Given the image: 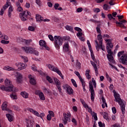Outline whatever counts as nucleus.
Segmentation results:
<instances>
[{
	"label": "nucleus",
	"instance_id": "obj_1",
	"mask_svg": "<svg viewBox=\"0 0 127 127\" xmlns=\"http://www.w3.org/2000/svg\"><path fill=\"white\" fill-rule=\"evenodd\" d=\"M106 42H107L106 45V49L107 51V53L108 54L107 55V57L110 63H112V64H115V60H114V57H113V54H114V52L112 51V48L114 47V45L112 43V40L107 39L105 40Z\"/></svg>",
	"mask_w": 127,
	"mask_h": 127
},
{
	"label": "nucleus",
	"instance_id": "obj_2",
	"mask_svg": "<svg viewBox=\"0 0 127 127\" xmlns=\"http://www.w3.org/2000/svg\"><path fill=\"white\" fill-rule=\"evenodd\" d=\"M5 86L1 85L0 87V90L5 91V92H16V89L12 85V82L9 79L6 78L4 80Z\"/></svg>",
	"mask_w": 127,
	"mask_h": 127
},
{
	"label": "nucleus",
	"instance_id": "obj_3",
	"mask_svg": "<svg viewBox=\"0 0 127 127\" xmlns=\"http://www.w3.org/2000/svg\"><path fill=\"white\" fill-rule=\"evenodd\" d=\"M114 97L115 99V101L117 102V103L119 104L121 108L122 114L124 115L126 113V104L124 103V101L120 97V94H118L117 92H114Z\"/></svg>",
	"mask_w": 127,
	"mask_h": 127
},
{
	"label": "nucleus",
	"instance_id": "obj_4",
	"mask_svg": "<svg viewBox=\"0 0 127 127\" xmlns=\"http://www.w3.org/2000/svg\"><path fill=\"white\" fill-rule=\"evenodd\" d=\"M54 39L55 47L57 49H60V47L62 46V44H63V39L59 36H55Z\"/></svg>",
	"mask_w": 127,
	"mask_h": 127
},
{
	"label": "nucleus",
	"instance_id": "obj_5",
	"mask_svg": "<svg viewBox=\"0 0 127 127\" xmlns=\"http://www.w3.org/2000/svg\"><path fill=\"white\" fill-rule=\"evenodd\" d=\"M46 66L48 67V68H49V69H50V70H51V71H54V72H56V73H57V74H58V75H59V76H60L62 79H64L62 73H61V71L58 69L57 67H55L53 65L49 64H47Z\"/></svg>",
	"mask_w": 127,
	"mask_h": 127
},
{
	"label": "nucleus",
	"instance_id": "obj_6",
	"mask_svg": "<svg viewBox=\"0 0 127 127\" xmlns=\"http://www.w3.org/2000/svg\"><path fill=\"white\" fill-rule=\"evenodd\" d=\"M22 50L27 54H33V48L30 47H22Z\"/></svg>",
	"mask_w": 127,
	"mask_h": 127
},
{
	"label": "nucleus",
	"instance_id": "obj_7",
	"mask_svg": "<svg viewBox=\"0 0 127 127\" xmlns=\"http://www.w3.org/2000/svg\"><path fill=\"white\" fill-rule=\"evenodd\" d=\"M89 89L91 93V100L92 102H94V100H95V90H94V87L91 83H89Z\"/></svg>",
	"mask_w": 127,
	"mask_h": 127
},
{
	"label": "nucleus",
	"instance_id": "obj_8",
	"mask_svg": "<svg viewBox=\"0 0 127 127\" xmlns=\"http://www.w3.org/2000/svg\"><path fill=\"white\" fill-rule=\"evenodd\" d=\"M64 90H66L67 94L68 95H73V89L68 84H64L63 85Z\"/></svg>",
	"mask_w": 127,
	"mask_h": 127
},
{
	"label": "nucleus",
	"instance_id": "obj_9",
	"mask_svg": "<svg viewBox=\"0 0 127 127\" xmlns=\"http://www.w3.org/2000/svg\"><path fill=\"white\" fill-rule=\"evenodd\" d=\"M54 80L55 82L57 88H58L59 92L62 93V89L61 88V82L59 81V79L57 78H54Z\"/></svg>",
	"mask_w": 127,
	"mask_h": 127
},
{
	"label": "nucleus",
	"instance_id": "obj_10",
	"mask_svg": "<svg viewBox=\"0 0 127 127\" xmlns=\"http://www.w3.org/2000/svg\"><path fill=\"white\" fill-rule=\"evenodd\" d=\"M119 61L120 63H122L123 65H127V56L123 55L120 58Z\"/></svg>",
	"mask_w": 127,
	"mask_h": 127
},
{
	"label": "nucleus",
	"instance_id": "obj_11",
	"mask_svg": "<svg viewBox=\"0 0 127 127\" xmlns=\"http://www.w3.org/2000/svg\"><path fill=\"white\" fill-rule=\"evenodd\" d=\"M16 65L18 67L19 70H23L27 67V64L22 63H18L16 64Z\"/></svg>",
	"mask_w": 127,
	"mask_h": 127
},
{
	"label": "nucleus",
	"instance_id": "obj_12",
	"mask_svg": "<svg viewBox=\"0 0 127 127\" xmlns=\"http://www.w3.org/2000/svg\"><path fill=\"white\" fill-rule=\"evenodd\" d=\"M63 117L64 119H63V121L64 122V125H67V122H71V119L67 117V114L66 113H63Z\"/></svg>",
	"mask_w": 127,
	"mask_h": 127
},
{
	"label": "nucleus",
	"instance_id": "obj_13",
	"mask_svg": "<svg viewBox=\"0 0 127 127\" xmlns=\"http://www.w3.org/2000/svg\"><path fill=\"white\" fill-rule=\"evenodd\" d=\"M39 45L42 46L43 49H46V50H49L50 49L49 47H48V46H47L46 45V42H45V41H43V40L39 41Z\"/></svg>",
	"mask_w": 127,
	"mask_h": 127
},
{
	"label": "nucleus",
	"instance_id": "obj_14",
	"mask_svg": "<svg viewBox=\"0 0 127 127\" xmlns=\"http://www.w3.org/2000/svg\"><path fill=\"white\" fill-rule=\"evenodd\" d=\"M35 94L39 96L40 100L41 101H44L45 100V96H44V94L43 93L40 92L39 90H36L35 91Z\"/></svg>",
	"mask_w": 127,
	"mask_h": 127
},
{
	"label": "nucleus",
	"instance_id": "obj_15",
	"mask_svg": "<svg viewBox=\"0 0 127 127\" xmlns=\"http://www.w3.org/2000/svg\"><path fill=\"white\" fill-rule=\"evenodd\" d=\"M19 16L22 21H26V20H27V14H25V11L20 13Z\"/></svg>",
	"mask_w": 127,
	"mask_h": 127
},
{
	"label": "nucleus",
	"instance_id": "obj_16",
	"mask_svg": "<svg viewBox=\"0 0 127 127\" xmlns=\"http://www.w3.org/2000/svg\"><path fill=\"white\" fill-rule=\"evenodd\" d=\"M95 43H96V48L98 51H99V49L101 48V49L103 51H105V46H103V44L102 45L101 44H99V43L98 42V41L96 40Z\"/></svg>",
	"mask_w": 127,
	"mask_h": 127
},
{
	"label": "nucleus",
	"instance_id": "obj_17",
	"mask_svg": "<svg viewBox=\"0 0 127 127\" xmlns=\"http://www.w3.org/2000/svg\"><path fill=\"white\" fill-rule=\"evenodd\" d=\"M90 63H91V65H92V66L95 70L96 76H98V75L99 74V71H98V67H97V64H96L92 61H90Z\"/></svg>",
	"mask_w": 127,
	"mask_h": 127
},
{
	"label": "nucleus",
	"instance_id": "obj_18",
	"mask_svg": "<svg viewBox=\"0 0 127 127\" xmlns=\"http://www.w3.org/2000/svg\"><path fill=\"white\" fill-rule=\"evenodd\" d=\"M6 108H7V103L5 102H4L1 106L2 111H7V112H9V113H11V110L7 109Z\"/></svg>",
	"mask_w": 127,
	"mask_h": 127
},
{
	"label": "nucleus",
	"instance_id": "obj_19",
	"mask_svg": "<svg viewBox=\"0 0 127 127\" xmlns=\"http://www.w3.org/2000/svg\"><path fill=\"white\" fill-rule=\"evenodd\" d=\"M69 48L70 46H69V42H65L63 46L64 50V51L66 52H67V51H69Z\"/></svg>",
	"mask_w": 127,
	"mask_h": 127
},
{
	"label": "nucleus",
	"instance_id": "obj_20",
	"mask_svg": "<svg viewBox=\"0 0 127 127\" xmlns=\"http://www.w3.org/2000/svg\"><path fill=\"white\" fill-rule=\"evenodd\" d=\"M36 19L37 22L41 23L43 21V17L38 14L36 15Z\"/></svg>",
	"mask_w": 127,
	"mask_h": 127
},
{
	"label": "nucleus",
	"instance_id": "obj_21",
	"mask_svg": "<svg viewBox=\"0 0 127 127\" xmlns=\"http://www.w3.org/2000/svg\"><path fill=\"white\" fill-rule=\"evenodd\" d=\"M16 78L17 83H21V79H22V75L18 72H17V75L16 76Z\"/></svg>",
	"mask_w": 127,
	"mask_h": 127
},
{
	"label": "nucleus",
	"instance_id": "obj_22",
	"mask_svg": "<svg viewBox=\"0 0 127 127\" xmlns=\"http://www.w3.org/2000/svg\"><path fill=\"white\" fill-rule=\"evenodd\" d=\"M28 78L30 80V83L31 85H36V80L32 77V75H28Z\"/></svg>",
	"mask_w": 127,
	"mask_h": 127
},
{
	"label": "nucleus",
	"instance_id": "obj_23",
	"mask_svg": "<svg viewBox=\"0 0 127 127\" xmlns=\"http://www.w3.org/2000/svg\"><path fill=\"white\" fill-rule=\"evenodd\" d=\"M97 39L99 41V44L102 45L103 44V37H102V35L101 34L97 35Z\"/></svg>",
	"mask_w": 127,
	"mask_h": 127
},
{
	"label": "nucleus",
	"instance_id": "obj_24",
	"mask_svg": "<svg viewBox=\"0 0 127 127\" xmlns=\"http://www.w3.org/2000/svg\"><path fill=\"white\" fill-rule=\"evenodd\" d=\"M6 117L8 119L9 122L13 121V116L10 114H6Z\"/></svg>",
	"mask_w": 127,
	"mask_h": 127
},
{
	"label": "nucleus",
	"instance_id": "obj_25",
	"mask_svg": "<svg viewBox=\"0 0 127 127\" xmlns=\"http://www.w3.org/2000/svg\"><path fill=\"white\" fill-rule=\"evenodd\" d=\"M13 11V9H12V6H10L9 7L8 10V17H11V12Z\"/></svg>",
	"mask_w": 127,
	"mask_h": 127
},
{
	"label": "nucleus",
	"instance_id": "obj_26",
	"mask_svg": "<svg viewBox=\"0 0 127 127\" xmlns=\"http://www.w3.org/2000/svg\"><path fill=\"white\" fill-rule=\"evenodd\" d=\"M26 121L27 123V127H33V124L31 122V121L27 119H26Z\"/></svg>",
	"mask_w": 127,
	"mask_h": 127
},
{
	"label": "nucleus",
	"instance_id": "obj_27",
	"mask_svg": "<svg viewBox=\"0 0 127 127\" xmlns=\"http://www.w3.org/2000/svg\"><path fill=\"white\" fill-rule=\"evenodd\" d=\"M21 95L22 97L24 98L25 99H27V98H28V93L25 91L21 92Z\"/></svg>",
	"mask_w": 127,
	"mask_h": 127
},
{
	"label": "nucleus",
	"instance_id": "obj_28",
	"mask_svg": "<svg viewBox=\"0 0 127 127\" xmlns=\"http://www.w3.org/2000/svg\"><path fill=\"white\" fill-rule=\"evenodd\" d=\"M3 69L7 70V71H14V68L8 66L4 67Z\"/></svg>",
	"mask_w": 127,
	"mask_h": 127
},
{
	"label": "nucleus",
	"instance_id": "obj_29",
	"mask_svg": "<svg viewBox=\"0 0 127 127\" xmlns=\"http://www.w3.org/2000/svg\"><path fill=\"white\" fill-rule=\"evenodd\" d=\"M31 42H32V40L31 39H29V40L25 39L24 43H25V44H26V45H30V43H31Z\"/></svg>",
	"mask_w": 127,
	"mask_h": 127
},
{
	"label": "nucleus",
	"instance_id": "obj_30",
	"mask_svg": "<svg viewBox=\"0 0 127 127\" xmlns=\"http://www.w3.org/2000/svg\"><path fill=\"white\" fill-rule=\"evenodd\" d=\"M104 114V115L103 116V118L104 119H105V120H106V121H107V122H109V115L108 114V113H107V112H103Z\"/></svg>",
	"mask_w": 127,
	"mask_h": 127
},
{
	"label": "nucleus",
	"instance_id": "obj_31",
	"mask_svg": "<svg viewBox=\"0 0 127 127\" xmlns=\"http://www.w3.org/2000/svg\"><path fill=\"white\" fill-rule=\"evenodd\" d=\"M91 115L92 116L93 118H94V120L98 121V117L97 116V113L95 112H93V113H91Z\"/></svg>",
	"mask_w": 127,
	"mask_h": 127
},
{
	"label": "nucleus",
	"instance_id": "obj_32",
	"mask_svg": "<svg viewBox=\"0 0 127 127\" xmlns=\"http://www.w3.org/2000/svg\"><path fill=\"white\" fill-rule=\"evenodd\" d=\"M31 69L32 70H33V71H34L35 72H39V71L37 70V67L34 64H33L31 66Z\"/></svg>",
	"mask_w": 127,
	"mask_h": 127
},
{
	"label": "nucleus",
	"instance_id": "obj_33",
	"mask_svg": "<svg viewBox=\"0 0 127 127\" xmlns=\"http://www.w3.org/2000/svg\"><path fill=\"white\" fill-rule=\"evenodd\" d=\"M8 1H7L6 4L4 5V6H3V7L2 8V9H3V10H5V9H6L7 8V7H8L9 6V4H8Z\"/></svg>",
	"mask_w": 127,
	"mask_h": 127
},
{
	"label": "nucleus",
	"instance_id": "obj_34",
	"mask_svg": "<svg viewBox=\"0 0 127 127\" xmlns=\"http://www.w3.org/2000/svg\"><path fill=\"white\" fill-rule=\"evenodd\" d=\"M116 24H118L119 26L120 27H123V28H125V29H126V28H127V27L126 26H125V25H124L123 24V23H120L118 21L116 22Z\"/></svg>",
	"mask_w": 127,
	"mask_h": 127
},
{
	"label": "nucleus",
	"instance_id": "obj_35",
	"mask_svg": "<svg viewBox=\"0 0 127 127\" xmlns=\"http://www.w3.org/2000/svg\"><path fill=\"white\" fill-rule=\"evenodd\" d=\"M66 30H69L71 32H73V28L69 25H66L65 27Z\"/></svg>",
	"mask_w": 127,
	"mask_h": 127
},
{
	"label": "nucleus",
	"instance_id": "obj_36",
	"mask_svg": "<svg viewBox=\"0 0 127 127\" xmlns=\"http://www.w3.org/2000/svg\"><path fill=\"white\" fill-rule=\"evenodd\" d=\"M10 96L13 100H17V96L15 94H13V93L10 95Z\"/></svg>",
	"mask_w": 127,
	"mask_h": 127
},
{
	"label": "nucleus",
	"instance_id": "obj_37",
	"mask_svg": "<svg viewBox=\"0 0 127 127\" xmlns=\"http://www.w3.org/2000/svg\"><path fill=\"white\" fill-rule=\"evenodd\" d=\"M106 77L109 82L112 83V78L110 77V76L109 74H108V73H106Z\"/></svg>",
	"mask_w": 127,
	"mask_h": 127
},
{
	"label": "nucleus",
	"instance_id": "obj_38",
	"mask_svg": "<svg viewBox=\"0 0 127 127\" xmlns=\"http://www.w3.org/2000/svg\"><path fill=\"white\" fill-rule=\"evenodd\" d=\"M71 82L72 83L73 85L75 88H77L78 87V85H77V83H76V81H75V80L71 79Z\"/></svg>",
	"mask_w": 127,
	"mask_h": 127
},
{
	"label": "nucleus",
	"instance_id": "obj_39",
	"mask_svg": "<svg viewBox=\"0 0 127 127\" xmlns=\"http://www.w3.org/2000/svg\"><path fill=\"white\" fill-rule=\"evenodd\" d=\"M47 80L49 82V83H53V80L52 79L51 77L49 76H47L46 77Z\"/></svg>",
	"mask_w": 127,
	"mask_h": 127
},
{
	"label": "nucleus",
	"instance_id": "obj_40",
	"mask_svg": "<svg viewBox=\"0 0 127 127\" xmlns=\"http://www.w3.org/2000/svg\"><path fill=\"white\" fill-rule=\"evenodd\" d=\"M22 59L23 60L24 62H28V58L26 57L21 56Z\"/></svg>",
	"mask_w": 127,
	"mask_h": 127
},
{
	"label": "nucleus",
	"instance_id": "obj_41",
	"mask_svg": "<svg viewBox=\"0 0 127 127\" xmlns=\"http://www.w3.org/2000/svg\"><path fill=\"white\" fill-rule=\"evenodd\" d=\"M101 100L103 104L105 105V106L106 107V108H108V104H107V102H106V99H105V98H104V97H102L101 98Z\"/></svg>",
	"mask_w": 127,
	"mask_h": 127
},
{
	"label": "nucleus",
	"instance_id": "obj_42",
	"mask_svg": "<svg viewBox=\"0 0 127 127\" xmlns=\"http://www.w3.org/2000/svg\"><path fill=\"white\" fill-rule=\"evenodd\" d=\"M25 39H23L21 37H19L17 38V41H18V42H22V43H24V41H25Z\"/></svg>",
	"mask_w": 127,
	"mask_h": 127
},
{
	"label": "nucleus",
	"instance_id": "obj_43",
	"mask_svg": "<svg viewBox=\"0 0 127 127\" xmlns=\"http://www.w3.org/2000/svg\"><path fill=\"white\" fill-rule=\"evenodd\" d=\"M77 63H76V67L78 69H81V63L79 62H78V60H76Z\"/></svg>",
	"mask_w": 127,
	"mask_h": 127
},
{
	"label": "nucleus",
	"instance_id": "obj_44",
	"mask_svg": "<svg viewBox=\"0 0 127 127\" xmlns=\"http://www.w3.org/2000/svg\"><path fill=\"white\" fill-rule=\"evenodd\" d=\"M43 90L45 93H46L47 94H49L50 93V91L49 89H48L46 87H43Z\"/></svg>",
	"mask_w": 127,
	"mask_h": 127
},
{
	"label": "nucleus",
	"instance_id": "obj_45",
	"mask_svg": "<svg viewBox=\"0 0 127 127\" xmlns=\"http://www.w3.org/2000/svg\"><path fill=\"white\" fill-rule=\"evenodd\" d=\"M33 54H35V55H36L37 56H38L39 53L38 51L35 50V49L33 48Z\"/></svg>",
	"mask_w": 127,
	"mask_h": 127
},
{
	"label": "nucleus",
	"instance_id": "obj_46",
	"mask_svg": "<svg viewBox=\"0 0 127 127\" xmlns=\"http://www.w3.org/2000/svg\"><path fill=\"white\" fill-rule=\"evenodd\" d=\"M92 82L93 83V85L94 86V88L97 87V83H96V80L94 79V78H92Z\"/></svg>",
	"mask_w": 127,
	"mask_h": 127
},
{
	"label": "nucleus",
	"instance_id": "obj_47",
	"mask_svg": "<svg viewBox=\"0 0 127 127\" xmlns=\"http://www.w3.org/2000/svg\"><path fill=\"white\" fill-rule=\"evenodd\" d=\"M1 43H2V44H8V43H9V41H5L4 40H2L1 41Z\"/></svg>",
	"mask_w": 127,
	"mask_h": 127
},
{
	"label": "nucleus",
	"instance_id": "obj_48",
	"mask_svg": "<svg viewBox=\"0 0 127 127\" xmlns=\"http://www.w3.org/2000/svg\"><path fill=\"white\" fill-rule=\"evenodd\" d=\"M35 29L34 27L32 26H30L28 27V30H30V31H34Z\"/></svg>",
	"mask_w": 127,
	"mask_h": 127
},
{
	"label": "nucleus",
	"instance_id": "obj_49",
	"mask_svg": "<svg viewBox=\"0 0 127 127\" xmlns=\"http://www.w3.org/2000/svg\"><path fill=\"white\" fill-rule=\"evenodd\" d=\"M74 73L75 74V75H76V76H77L79 79H80L81 78H82V77H81V75H80V73H79L78 71H75Z\"/></svg>",
	"mask_w": 127,
	"mask_h": 127
},
{
	"label": "nucleus",
	"instance_id": "obj_50",
	"mask_svg": "<svg viewBox=\"0 0 127 127\" xmlns=\"http://www.w3.org/2000/svg\"><path fill=\"white\" fill-rule=\"evenodd\" d=\"M109 6L108 4H104L103 5V8L105 10H108V8H109Z\"/></svg>",
	"mask_w": 127,
	"mask_h": 127
},
{
	"label": "nucleus",
	"instance_id": "obj_51",
	"mask_svg": "<svg viewBox=\"0 0 127 127\" xmlns=\"http://www.w3.org/2000/svg\"><path fill=\"white\" fill-rule=\"evenodd\" d=\"M79 80H80V82H81L82 86H85V81H84V79H83V78H82V77H81V78H79Z\"/></svg>",
	"mask_w": 127,
	"mask_h": 127
},
{
	"label": "nucleus",
	"instance_id": "obj_52",
	"mask_svg": "<svg viewBox=\"0 0 127 127\" xmlns=\"http://www.w3.org/2000/svg\"><path fill=\"white\" fill-rule=\"evenodd\" d=\"M91 56L93 61H94V62H96V63H97V61L96 60V58H95V56L94 55V54H91Z\"/></svg>",
	"mask_w": 127,
	"mask_h": 127
},
{
	"label": "nucleus",
	"instance_id": "obj_53",
	"mask_svg": "<svg viewBox=\"0 0 127 127\" xmlns=\"http://www.w3.org/2000/svg\"><path fill=\"white\" fill-rule=\"evenodd\" d=\"M75 30L78 31V32H81L82 29L78 27H76L74 28Z\"/></svg>",
	"mask_w": 127,
	"mask_h": 127
},
{
	"label": "nucleus",
	"instance_id": "obj_54",
	"mask_svg": "<svg viewBox=\"0 0 127 127\" xmlns=\"http://www.w3.org/2000/svg\"><path fill=\"white\" fill-rule=\"evenodd\" d=\"M23 9L22 8V7L21 6H20V7H18L17 8L16 10H17V11H19V12H20L22 11Z\"/></svg>",
	"mask_w": 127,
	"mask_h": 127
},
{
	"label": "nucleus",
	"instance_id": "obj_55",
	"mask_svg": "<svg viewBox=\"0 0 127 127\" xmlns=\"http://www.w3.org/2000/svg\"><path fill=\"white\" fill-rule=\"evenodd\" d=\"M36 3L39 6L41 5V1H40V0H36Z\"/></svg>",
	"mask_w": 127,
	"mask_h": 127
},
{
	"label": "nucleus",
	"instance_id": "obj_56",
	"mask_svg": "<svg viewBox=\"0 0 127 127\" xmlns=\"http://www.w3.org/2000/svg\"><path fill=\"white\" fill-rule=\"evenodd\" d=\"M124 53H125V51L119 52L118 54V57H121V56H122Z\"/></svg>",
	"mask_w": 127,
	"mask_h": 127
},
{
	"label": "nucleus",
	"instance_id": "obj_57",
	"mask_svg": "<svg viewBox=\"0 0 127 127\" xmlns=\"http://www.w3.org/2000/svg\"><path fill=\"white\" fill-rule=\"evenodd\" d=\"M99 127H105V124L102 123V122H98Z\"/></svg>",
	"mask_w": 127,
	"mask_h": 127
},
{
	"label": "nucleus",
	"instance_id": "obj_58",
	"mask_svg": "<svg viewBox=\"0 0 127 127\" xmlns=\"http://www.w3.org/2000/svg\"><path fill=\"white\" fill-rule=\"evenodd\" d=\"M94 12H100L101 10L99 8H96L95 9H93Z\"/></svg>",
	"mask_w": 127,
	"mask_h": 127
},
{
	"label": "nucleus",
	"instance_id": "obj_59",
	"mask_svg": "<svg viewBox=\"0 0 127 127\" xmlns=\"http://www.w3.org/2000/svg\"><path fill=\"white\" fill-rule=\"evenodd\" d=\"M116 3H115V2H114V0H111L109 1V4L110 5H114V4H115Z\"/></svg>",
	"mask_w": 127,
	"mask_h": 127
},
{
	"label": "nucleus",
	"instance_id": "obj_60",
	"mask_svg": "<svg viewBox=\"0 0 127 127\" xmlns=\"http://www.w3.org/2000/svg\"><path fill=\"white\" fill-rule=\"evenodd\" d=\"M48 37L49 39L51 40V41H54V38H53V36L51 35H49Z\"/></svg>",
	"mask_w": 127,
	"mask_h": 127
},
{
	"label": "nucleus",
	"instance_id": "obj_61",
	"mask_svg": "<svg viewBox=\"0 0 127 127\" xmlns=\"http://www.w3.org/2000/svg\"><path fill=\"white\" fill-rule=\"evenodd\" d=\"M108 17L109 19H110V20H112V19H113V18H114V17H113V16L111 15V14H109L108 15Z\"/></svg>",
	"mask_w": 127,
	"mask_h": 127
},
{
	"label": "nucleus",
	"instance_id": "obj_62",
	"mask_svg": "<svg viewBox=\"0 0 127 127\" xmlns=\"http://www.w3.org/2000/svg\"><path fill=\"white\" fill-rule=\"evenodd\" d=\"M83 11V8L80 7V8H78L77 9V12H82Z\"/></svg>",
	"mask_w": 127,
	"mask_h": 127
},
{
	"label": "nucleus",
	"instance_id": "obj_63",
	"mask_svg": "<svg viewBox=\"0 0 127 127\" xmlns=\"http://www.w3.org/2000/svg\"><path fill=\"white\" fill-rule=\"evenodd\" d=\"M112 110L113 114H116L117 113V109H116V107H113Z\"/></svg>",
	"mask_w": 127,
	"mask_h": 127
},
{
	"label": "nucleus",
	"instance_id": "obj_64",
	"mask_svg": "<svg viewBox=\"0 0 127 127\" xmlns=\"http://www.w3.org/2000/svg\"><path fill=\"white\" fill-rule=\"evenodd\" d=\"M51 119H52L51 116H50V114H48L47 116V120L48 121H51Z\"/></svg>",
	"mask_w": 127,
	"mask_h": 127
}]
</instances>
